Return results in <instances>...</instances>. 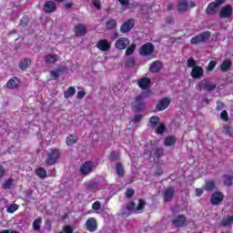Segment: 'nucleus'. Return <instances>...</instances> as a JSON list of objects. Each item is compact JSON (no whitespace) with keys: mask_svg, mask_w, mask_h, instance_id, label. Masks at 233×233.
Returning <instances> with one entry per match:
<instances>
[{"mask_svg":"<svg viewBox=\"0 0 233 233\" xmlns=\"http://www.w3.org/2000/svg\"><path fill=\"white\" fill-rule=\"evenodd\" d=\"M46 227L47 228V230H50V228H52V221H50V219L46 220Z\"/></svg>","mask_w":233,"mask_h":233,"instance_id":"nucleus-61","label":"nucleus"},{"mask_svg":"<svg viewBox=\"0 0 233 233\" xmlns=\"http://www.w3.org/2000/svg\"><path fill=\"white\" fill-rule=\"evenodd\" d=\"M164 154H165V149H163V147H157L154 151V156L157 159H159V157H162Z\"/></svg>","mask_w":233,"mask_h":233,"instance_id":"nucleus-39","label":"nucleus"},{"mask_svg":"<svg viewBox=\"0 0 233 233\" xmlns=\"http://www.w3.org/2000/svg\"><path fill=\"white\" fill-rule=\"evenodd\" d=\"M61 72H63V70L57 69L56 71H50V75L52 77H54V79H58L59 76H61Z\"/></svg>","mask_w":233,"mask_h":233,"instance_id":"nucleus-50","label":"nucleus"},{"mask_svg":"<svg viewBox=\"0 0 233 233\" xmlns=\"http://www.w3.org/2000/svg\"><path fill=\"white\" fill-rule=\"evenodd\" d=\"M87 32H88V29H86V25L83 24H77L75 26V34L77 37L86 35Z\"/></svg>","mask_w":233,"mask_h":233,"instance_id":"nucleus-18","label":"nucleus"},{"mask_svg":"<svg viewBox=\"0 0 233 233\" xmlns=\"http://www.w3.org/2000/svg\"><path fill=\"white\" fill-rule=\"evenodd\" d=\"M168 106H170V98L164 97L156 105V109L158 112H163V110H166V108H168Z\"/></svg>","mask_w":233,"mask_h":233,"instance_id":"nucleus-12","label":"nucleus"},{"mask_svg":"<svg viewBox=\"0 0 233 233\" xmlns=\"http://www.w3.org/2000/svg\"><path fill=\"white\" fill-rule=\"evenodd\" d=\"M205 76V71L203 70V67L197 66L192 68L191 70V76L193 79H201Z\"/></svg>","mask_w":233,"mask_h":233,"instance_id":"nucleus-16","label":"nucleus"},{"mask_svg":"<svg viewBox=\"0 0 233 233\" xmlns=\"http://www.w3.org/2000/svg\"><path fill=\"white\" fill-rule=\"evenodd\" d=\"M13 185H14V180L8 179V180H5V182L2 185V188L4 190H8V189L12 188Z\"/></svg>","mask_w":233,"mask_h":233,"instance_id":"nucleus-40","label":"nucleus"},{"mask_svg":"<svg viewBox=\"0 0 233 233\" xmlns=\"http://www.w3.org/2000/svg\"><path fill=\"white\" fill-rule=\"evenodd\" d=\"M136 51V44H132L126 50V56H132Z\"/></svg>","mask_w":233,"mask_h":233,"instance_id":"nucleus-47","label":"nucleus"},{"mask_svg":"<svg viewBox=\"0 0 233 233\" xmlns=\"http://www.w3.org/2000/svg\"><path fill=\"white\" fill-rule=\"evenodd\" d=\"M96 48L101 50V52H108V50L111 48V45L108 43V40L102 39L97 42Z\"/></svg>","mask_w":233,"mask_h":233,"instance_id":"nucleus-20","label":"nucleus"},{"mask_svg":"<svg viewBox=\"0 0 233 233\" xmlns=\"http://www.w3.org/2000/svg\"><path fill=\"white\" fill-rule=\"evenodd\" d=\"M126 66L127 68H134V66H136V59L134 57L128 58L126 63Z\"/></svg>","mask_w":233,"mask_h":233,"instance_id":"nucleus-44","label":"nucleus"},{"mask_svg":"<svg viewBox=\"0 0 233 233\" xmlns=\"http://www.w3.org/2000/svg\"><path fill=\"white\" fill-rule=\"evenodd\" d=\"M134 194H136V190H134L132 187H129L126 190L125 196L127 199H132V198H134Z\"/></svg>","mask_w":233,"mask_h":233,"instance_id":"nucleus-41","label":"nucleus"},{"mask_svg":"<svg viewBox=\"0 0 233 233\" xmlns=\"http://www.w3.org/2000/svg\"><path fill=\"white\" fill-rule=\"evenodd\" d=\"M134 28V19H129L126 21L120 27V32L122 34H127Z\"/></svg>","mask_w":233,"mask_h":233,"instance_id":"nucleus-19","label":"nucleus"},{"mask_svg":"<svg viewBox=\"0 0 233 233\" xmlns=\"http://www.w3.org/2000/svg\"><path fill=\"white\" fill-rule=\"evenodd\" d=\"M94 168H96L94 162L86 161L80 167V174H82V176H88V174H90Z\"/></svg>","mask_w":233,"mask_h":233,"instance_id":"nucleus-7","label":"nucleus"},{"mask_svg":"<svg viewBox=\"0 0 233 233\" xmlns=\"http://www.w3.org/2000/svg\"><path fill=\"white\" fill-rule=\"evenodd\" d=\"M189 6L190 8H194V6H196V2H190L188 5V2L187 0H182V1H179L177 4V10L178 12L183 14L187 12V10H188Z\"/></svg>","mask_w":233,"mask_h":233,"instance_id":"nucleus-9","label":"nucleus"},{"mask_svg":"<svg viewBox=\"0 0 233 233\" xmlns=\"http://www.w3.org/2000/svg\"><path fill=\"white\" fill-rule=\"evenodd\" d=\"M231 67L232 61H230L229 59L224 60L220 66V69L222 70V72H228V70H230Z\"/></svg>","mask_w":233,"mask_h":233,"instance_id":"nucleus-29","label":"nucleus"},{"mask_svg":"<svg viewBox=\"0 0 233 233\" xmlns=\"http://www.w3.org/2000/svg\"><path fill=\"white\" fill-rule=\"evenodd\" d=\"M219 5L218 4H216L215 2H211L207 9H206V14L208 15H214V14H218V7Z\"/></svg>","mask_w":233,"mask_h":233,"instance_id":"nucleus-23","label":"nucleus"},{"mask_svg":"<svg viewBox=\"0 0 233 233\" xmlns=\"http://www.w3.org/2000/svg\"><path fill=\"white\" fill-rule=\"evenodd\" d=\"M109 159L111 161H119V159H120L119 152L112 151L109 156Z\"/></svg>","mask_w":233,"mask_h":233,"instance_id":"nucleus-42","label":"nucleus"},{"mask_svg":"<svg viewBox=\"0 0 233 233\" xmlns=\"http://www.w3.org/2000/svg\"><path fill=\"white\" fill-rule=\"evenodd\" d=\"M33 230H35V232L41 231V218L35 219L33 222Z\"/></svg>","mask_w":233,"mask_h":233,"instance_id":"nucleus-34","label":"nucleus"},{"mask_svg":"<svg viewBox=\"0 0 233 233\" xmlns=\"http://www.w3.org/2000/svg\"><path fill=\"white\" fill-rule=\"evenodd\" d=\"M232 5H226L225 7H222L219 13L220 19H228L232 17Z\"/></svg>","mask_w":233,"mask_h":233,"instance_id":"nucleus-13","label":"nucleus"},{"mask_svg":"<svg viewBox=\"0 0 233 233\" xmlns=\"http://www.w3.org/2000/svg\"><path fill=\"white\" fill-rule=\"evenodd\" d=\"M128 45H130V40L127 37H122L116 41L115 48L117 50H125Z\"/></svg>","mask_w":233,"mask_h":233,"instance_id":"nucleus-14","label":"nucleus"},{"mask_svg":"<svg viewBox=\"0 0 233 233\" xmlns=\"http://www.w3.org/2000/svg\"><path fill=\"white\" fill-rule=\"evenodd\" d=\"M224 108H225V104L221 101H218L216 110H223Z\"/></svg>","mask_w":233,"mask_h":233,"instance_id":"nucleus-54","label":"nucleus"},{"mask_svg":"<svg viewBox=\"0 0 233 233\" xmlns=\"http://www.w3.org/2000/svg\"><path fill=\"white\" fill-rule=\"evenodd\" d=\"M118 3H120L122 6H128L130 5V0H118Z\"/></svg>","mask_w":233,"mask_h":233,"instance_id":"nucleus-55","label":"nucleus"},{"mask_svg":"<svg viewBox=\"0 0 233 233\" xmlns=\"http://www.w3.org/2000/svg\"><path fill=\"white\" fill-rule=\"evenodd\" d=\"M165 147H172L176 145V137H168L164 140Z\"/></svg>","mask_w":233,"mask_h":233,"instance_id":"nucleus-36","label":"nucleus"},{"mask_svg":"<svg viewBox=\"0 0 233 233\" xmlns=\"http://www.w3.org/2000/svg\"><path fill=\"white\" fill-rule=\"evenodd\" d=\"M187 66L188 68H194L196 66V60L194 59V57H190L189 59H187Z\"/></svg>","mask_w":233,"mask_h":233,"instance_id":"nucleus-51","label":"nucleus"},{"mask_svg":"<svg viewBox=\"0 0 233 233\" xmlns=\"http://www.w3.org/2000/svg\"><path fill=\"white\" fill-rule=\"evenodd\" d=\"M224 199H225V196L223 195V193L217 191L213 195H211L210 203L211 205H214V206L221 205Z\"/></svg>","mask_w":233,"mask_h":233,"instance_id":"nucleus-8","label":"nucleus"},{"mask_svg":"<svg viewBox=\"0 0 233 233\" xmlns=\"http://www.w3.org/2000/svg\"><path fill=\"white\" fill-rule=\"evenodd\" d=\"M99 187V184L97 182H91L89 184H86V190H96Z\"/></svg>","mask_w":233,"mask_h":233,"instance_id":"nucleus-46","label":"nucleus"},{"mask_svg":"<svg viewBox=\"0 0 233 233\" xmlns=\"http://www.w3.org/2000/svg\"><path fill=\"white\" fill-rule=\"evenodd\" d=\"M154 50H156L154 44L146 43L140 47L139 54L143 57H148V56H152L154 54Z\"/></svg>","mask_w":233,"mask_h":233,"instance_id":"nucleus-6","label":"nucleus"},{"mask_svg":"<svg viewBox=\"0 0 233 233\" xmlns=\"http://www.w3.org/2000/svg\"><path fill=\"white\" fill-rule=\"evenodd\" d=\"M20 83L21 81H19V78L14 76L7 82L6 86L10 90H14V88H17V86H19Z\"/></svg>","mask_w":233,"mask_h":233,"instance_id":"nucleus-24","label":"nucleus"},{"mask_svg":"<svg viewBox=\"0 0 233 233\" xmlns=\"http://www.w3.org/2000/svg\"><path fill=\"white\" fill-rule=\"evenodd\" d=\"M159 121H161L159 116H153L149 118L148 127H151V128H156L157 125H159Z\"/></svg>","mask_w":233,"mask_h":233,"instance_id":"nucleus-28","label":"nucleus"},{"mask_svg":"<svg viewBox=\"0 0 233 233\" xmlns=\"http://www.w3.org/2000/svg\"><path fill=\"white\" fill-rule=\"evenodd\" d=\"M17 208H19V207L16 204H11L8 208H7V212L9 214H14V212H15V210H17Z\"/></svg>","mask_w":233,"mask_h":233,"instance_id":"nucleus-49","label":"nucleus"},{"mask_svg":"<svg viewBox=\"0 0 233 233\" xmlns=\"http://www.w3.org/2000/svg\"><path fill=\"white\" fill-rule=\"evenodd\" d=\"M220 117L222 121H228V113H227V110L221 112Z\"/></svg>","mask_w":233,"mask_h":233,"instance_id":"nucleus-52","label":"nucleus"},{"mask_svg":"<svg viewBox=\"0 0 233 233\" xmlns=\"http://www.w3.org/2000/svg\"><path fill=\"white\" fill-rule=\"evenodd\" d=\"M44 59L47 65H54V63H57V61H59V56H57V55L48 54Z\"/></svg>","mask_w":233,"mask_h":233,"instance_id":"nucleus-25","label":"nucleus"},{"mask_svg":"<svg viewBox=\"0 0 233 233\" xmlns=\"http://www.w3.org/2000/svg\"><path fill=\"white\" fill-rule=\"evenodd\" d=\"M5 172V167H3V166H0V179L1 177H4Z\"/></svg>","mask_w":233,"mask_h":233,"instance_id":"nucleus-63","label":"nucleus"},{"mask_svg":"<svg viewBox=\"0 0 233 233\" xmlns=\"http://www.w3.org/2000/svg\"><path fill=\"white\" fill-rule=\"evenodd\" d=\"M148 96V93H141L140 95L137 96L135 97V102L133 105L134 110H136L137 112L144 110V108L147 106L145 104V99H147V97Z\"/></svg>","mask_w":233,"mask_h":233,"instance_id":"nucleus-3","label":"nucleus"},{"mask_svg":"<svg viewBox=\"0 0 233 233\" xmlns=\"http://www.w3.org/2000/svg\"><path fill=\"white\" fill-rule=\"evenodd\" d=\"M32 65V60L30 58H23L19 63V68L20 70H26L28 66Z\"/></svg>","mask_w":233,"mask_h":233,"instance_id":"nucleus-27","label":"nucleus"},{"mask_svg":"<svg viewBox=\"0 0 233 233\" xmlns=\"http://www.w3.org/2000/svg\"><path fill=\"white\" fill-rule=\"evenodd\" d=\"M0 233H19V232H17V231H12V230H10V229H5V230L0 231Z\"/></svg>","mask_w":233,"mask_h":233,"instance_id":"nucleus-64","label":"nucleus"},{"mask_svg":"<svg viewBox=\"0 0 233 233\" xmlns=\"http://www.w3.org/2000/svg\"><path fill=\"white\" fill-rule=\"evenodd\" d=\"M93 5L97 9V10H100L101 9V2L97 1V0H95L93 2Z\"/></svg>","mask_w":233,"mask_h":233,"instance_id":"nucleus-58","label":"nucleus"},{"mask_svg":"<svg viewBox=\"0 0 233 233\" xmlns=\"http://www.w3.org/2000/svg\"><path fill=\"white\" fill-rule=\"evenodd\" d=\"M137 85L141 90H147L150 88L151 81L150 78L143 77L137 80Z\"/></svg>","mask_w":233,"mask_h":233,"instance_id":"nucleus-21","label":"nucleus"},{"mask_svg":"<svg viewBox=\"0 0 233 233\" xmlns=\"http://www.w3.org/2000/svg\"><path fill=\"white\" fill-rule=\"evenodd\" d=\"M176 193V189L172 187H169L163 190V198L165 203H169V201H172L174 199V194Z\"/></svg>","mask_w":233,"mask_h":233,"instance_id":"nucleus-10","label":"nucleus"},{"mask_svg":"<svg viewBox=\"0 0 233 233\" xmlns=\"http://www.w3.org/2000/svg\"><path fill=\"white\" fill-rule=\"evenodd\" d=\"M35 174L38 176V177H41V179H45V177H47L46 171L43 167H38L35 170Z\"/></svg>","mask_w":233,"mask_h":233,"instance_id":"nucleus-37","label":"nucleus"},{"mask_svg":"<svg viewBox=\"0 0 233 233\" xmlns=\"http://www.w3.org/2000/svg\"><path fill=\"white\" fill-rule=\"evenodd\" d=\"M145 205H147L145 199L139 198L137 207H136V202L130 201L126 205V208L128 210V212H138V210L145 209Z\"/></svg>","mask_w":233,"mask_h":233,"instance_id":"nucleus-5","label":"nucleus"},{"mask_svg":"<svg viewBox=\"0 0 233 233\" xmlns=\"http://www.w3.org/2000/svg\"><path fill=\"white\" fill-rule=\"evenodd\" d=\"M85 96H86V93H85V91H78L77 95H76V97L78 99H83V97H85Z\"/></svg>","mask_w":233,"mask_h":233,"instance_id":"nucleus-57","label":"nucleus"},{"mask_svg":"<svg viewBox=\"0 0 233 233\" xmlns=\"http://www.w3.org/2000/svg\"><path fill=\"white\" fill-rule=\"evenodd\" d=\"M172 225L176 228L185 227L187 225V217L185 215H178L172 220Z\"/></svg>","mask_w":233,"mask_h":233,"instance_id":"nucleus-15","label":"nucleus"},{"mask_svg":"<svg viewBox=\"0 0 233 233\" xmlns=\"http://www.w3.org/2000/svg\"><path fill=\"white\" fill-rule=\"evenodd\" d=\"M163 69V63L161 61H155L150 65L149 72L151 74H157L160 70Z\"/></svg>","mask_w":233,"mask_h":233,"instance_id":"nucleus-22","label":"nucleus"},{"mask_svg":"<svg viewBox=\"0 0 233 233\" xmlns=\"http://www.w3.org/2000/svg\"><path fill=\"white\" fill-rule=\"evenodd\" d=\"M165 130H167V126H165V124H159L156 129V134H158V135L164 134Z\"/></svg>","mask_w":233,"mask_h":233,"instance_id":"nucleus-43","label":"nucleus"},{"mask_svg":"<svg viewBox=\"0 0 233 233\" xmlns=\"http://www.w3.org/2000/svg\"><path fill=\"white\" fill-rule=\"evenodd\" d=\"M116 174L119 177H124L125 176V167L121 162H116Z\"/></svg>","mask_w":233,"mask_h":233,"instance_id":"nucleus-31","label":"nucleus"},{"mask_svg":"<svg viewBox=\"0 0 233 233\" xmlns=\"http://www.w3.org/2000/svg\"><path fill=\"white\" fill-rule=\"evenodd\" d=\"M195 192H196V196H198V198H199V196H201L203 194V189L196 188Z\"/></svg>","mask_w":233,"mask_h":233,"instance_id":"nucleus-62","label":"nucleus"},{"mask_svg":"<svg viewBox=\"0 0 233 233\" xmlns=\"http://www.w3.org/2000/svg\"><path fill=\"white\" fill-rule=\"evenodd\" d=\"M224 185H226V187H232V180H233V177L230 175H224Z\"/></svg>","mask_w":233,"mask_h":233,"instance_id":"nucleus-38","label":"nucleus"},{"mask_svg":"<svg viewBox=\"0 0 233 233\" xmlns=\"http://www.w3.org/2000/svg\"><path fill=\"white\" fill-rule=\"evenodd\" d=\"M28 23H30V19L28 18V16H23L20 20V26H27Z\"/></svg>","mask_w":233,"mask_h":233,"instance_id":"nucleus-48","label":"nucleus"},{"mask_svg":"<svg viewBox=\"0 0 233 233\" xmlns=\"http://www.w3.org/2000/svg\"><path fill=\"white\" fill-rule=\"evenodd\" d=\"M141 119H143V116L141 115H136L134 116V123H139V121H141Z\"/></svg>","mask_w":233,"mask_h":233,"instance_id":"nucleus-59","label":"nucleus"},{"mask_svg":"<svg viewBox=\"0 0 233 233\" xmlns=\"http://www.w3.org/2000/svg\"><path fill=\"white\" fill-rule=\"evenodd\" d=\"M218 85L214 82L210 81L208 78H204L197 85V90H206V92H214L216 90Z\"/></svg>","mask_w":233,"mask_h":233,"instance_id":"nucleus-2","label":"nucleus"},{"mask_svg":"<svg viewBox=\"0 0 233 233\" xmlns=\"http://www.w3.org/2000/svg\"><path fill=\"white\" fill-rule=\"evenodd\" d=\"M61 157V150L58 148H52L47 152L45 163L48 166L56 165Z\"/></svg>","mask_w":233,"mask_h":233,"instance_id":"nucleus-1","label":"nucleus"},{"mask_svg":"<svg viewBox=\"0 0 233 233\" xmlns=\"http://www.w3.org/2000/svg\"><path fill=\"white\" fill-rule=\"evenodd\" d=\"M77 141H78V138L76 134H71L66 139V143L67 147H73V145H76Z\"/></svg>","mask_w":233,"mask_h":233,"instance_id":"nucleus-26","label":"nucleus"},{"mask_svg":"<svg viewBox=\"0 0 233 233\" xmlns=\"http://www.w3.org/2000/svg\"><path fill=\"white\" fill-rule=\"evenodd\" d=\"M86 228L88 232H96L97 230V221L96 218H88L86 222Z\"/></svg>","mask_w":233,"mask_h":233,"instance_id":"nucleus-17","label":"nucleus"},{"mask_svg":"<svg viewBox=\"0 0 233 233\" xmlns=\"http://www.w3.org/2000/svg\"><path fill=\"white\" fill-rule=\"evenodd\" d=\"M92 208L93 210H99L101 208V202L96 201L95 203H93Z\"/></svg>","mask_w":233,"mask_h":233,"instance_id":"nucleus-53","label":"nucleus"},{"mask_svg":"<svg viewBox=\"0 0 233 233\" xmlns=\"http://www.w3.org/2000/svg\"><path fill=\"white\" fill-rule=\"evenodd\" d=\"M210 37H212V33L210 31H205L197 35L196 36H193L190 39V43L192 45H199L200 43H207V41L210 40Z\"/></svg>","mask_w":233,"mask_h":233,"instance_id":"nucleus-4","label":"nucleus"},{"mask_svg":"<svg viewBox=\"0 0 233 233\" xmlns=\"http://www.w3.org/2000/svg\"><path fill=\"white\" fill-rule=\"evenodd\" d=\"M64 232H66V233H73L74 232V228H72V226H66L64 228Z\"/></svg>","mask_w":233,"mask_h":233,"instance_id":"nucleus-56","label":"nucleus"},{"mask_svg":"<svg viewBox=\"0 0 233 233\" xmlns=\"http://www.w3.org/2000/svg\"><path fill=\"white\" fill-rule=\"evenodd\" d=\"M221 225L222 227H230V225H233V216L223 218Z\"/></svg>","mask_w":233,"mask_h":233,"instance_id":"nucleus-35","label":"nucleus"},{"mask_svg":"<svg viewBox=\"0 0 233 233\" xmlns=\"http://www.w3.org/2000/svg\"><path fill=\"white\" fill-rule=\"evenodd\" d=\"M225 134H227L228 136L232 137L233 136L232 129L228 127H225Z\"/></svg>","mask_w":233,"mask_h":233,"instance_id":"nucleus-60","label":"nucleus"},{"mask_svg":"<svg viewBox=\"0 0 233 233\" xmlns=\"http://www.w3.org/2000/svg\"><path fill=\"white\" fill-rule=\"evenodd\" d=\"M216 65H218V62L214 60L210 61L208 66L206 67L207 72H212V70L216 68Z\"/></svg>","mask_w":233,"mask_h":233,"instance_id":"nucleus-45","label":"nucleus"},{"mask_svg":"<svg viewBox=\"0 0 233 233\" xmlns=\"http://www.w3.org/2000/svg\"><path fill=\"white\" fill-rule=\"evenodd\" d=\"M74 94H76V87L70 86L66 91L64 92V97L68 99L69 97H72Z\"/></svg>","mask_w":233,"mask_h":233,"instance_id":"nucleus-33","label":"nucleus"},{"mask_svg":"<svg viewBox=\"0 0 233 233\" xmlns=\"http://www.w3.org/2000/svg\"><path fill=\"white\" fill-rule=\"evenodd\" d=\"M43 10L46 14H52L57 10V4L52 0L46 1Z\"/></svg>","mask_w":233,"mask_h":233,"instance_id":"nucleus-11","label":"nucleus"},{"mask_svg":"<svg viewBox=\"0 0 233 233\" xmlns=\"http://www.w3.org/2000/svg\"><path fill=\"white\" fill-rule=\"evenodd\" d=\"M117 27V21H116V19H109L106 23V28L107 30H114V28Z\"/></svg>","mask_w":233,"mask_h":233,"instance_id":"nucleus-32","label":"nucleus"},{"mask_svg":"<svg viewBox=\"0 0 233 233\" xmlns=\"http://www.w3.org/2000/svg\"><path fill=\"white\" fill-rule=\"evenodd\" d=\"M204 189L208 192H212V190H216V182L214 180H207Z\"/></svg>","mask_w":233,"mask_h":233,"instance_id":"nucleus-30","label":"nucleus"}]
</instances>
